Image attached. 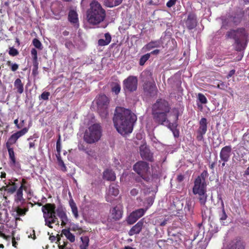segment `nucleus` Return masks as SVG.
<instances>
[{"mask_svg":"<svg viewBox=\"0 0 249 249\" xmlns=\"http://www.w3.org/2000/svg\"><path fill=\"white\" fill-rule=\"evenodd\" d=\"M137 116L130 110L122 107L115 109L113 122L117 131L122 135L131 133Z\"/></svg>","mask_w":249,"mask_h":249,"instance_id":"f257e3e1","label":"nucleus"},{"mask_svg":"<svg viewBox=\"0 0 249 249\" xmlns=\"http://www.w3.org/2000/svg\"><path fill=\"white\" fill-rule=\"evenodd\" d=\"M41 210L43 213L45 225L50 228H53V224L56 223V225H59V221L56 213L61 221V226H66L69 221L65 210L62 207H58L56 209L55 204L47 203L42 207Z\"/></svg>","mask_w":249,"mask_h":249,"instance_id":"f03ea898","label":"nucleus"},{"mask_svg":"<svg viewBox=\"0 0 249 249\" xmlns=\"http://www.w3.org/2000/svg\"><path fill=\"white\" fill-rule=\"evenodd\" d=\"M171 109L167 101L158 99L152 107V115L154 122L159 125H167L170 124L167 114Z\"/></svg>","mask_w":249,"mask_h":249,"instance_id":"7ed1b4c3","label":"nucleus"},{"mask_svg":"<svg viewBox=\"0 0 249 249\" xmlns=\"http://www.w3.org/2000/svg\"><path fill=\"white\" fill-rule=\"evenodd\" d=\"M225 37L234 40L235 50L237 52L244 51L249 41V33L244 27L230 29L226 32Z\"/></svg>","mask_w":249,"mask_h":249,"instance_id":"20e7f679","label":"nucleus"},{"mask_svg":"<svg viewBox=\"0 0 249 249\" xmlns=\"http://www.w3.org/2000/svg\"><path fill=\"white\" fill-rule=\"evenodd\" d=\"M106 16L105 10L97 1H92L87 11V19L91 24L97 25L103 21Z\"/></svg>","mask_w":249,"mask_h":249,"instance_id":"39448f33","label":"nucleus"},{"mask_svg":"<svg viewBox=\"0 0 249 249\" xmlns=\"http://www.w3.org/2000/svg\"><path fill=\"white\" fill-rule=\"evenodd\" d=\"M102 136V127L99 124H94L85 131L84 140L88 143L98 142Z\"/></svg>","mask_w":249,"mask_h":249,"instance_id":"423d86ee","label":"nucleus"},{"mask_svg":"<svg viewBox=\"0 0 249 249\" xmlns=\"http://www.w3.org/2000/svg\"><path fill=\"white\" fill-rule=\"evenodd\" d=\"M29 128L24 127L10 136L6 143V146L8 151L9 156H15L13 145L16 143L19 138L26 134Z\"/></svg>","mask_w":249,"mask_h":249,"instance_id":"0eeeda50","label":"nucleus"},{"mask_svg":"<svg viewBox=\"0 0 249 249\" xmlns=\"http://www.w3.org/2000/svg\"><path fill=\"white\" fill-rule=\"evenodd\" d=\"M134 170L137 172L144 180L148 181L150 180L151 173L148 164L144 161H138L133 166Z\"/></svg>","mask_w":249,"mask_h":249,"instance_id":"6e6552de","label":"nucleus"},{"mask_svg":"<svg viewBox=\"0 0 249 249\" xmlns=\"http://www.w3.org/2000/svg\"><path fill=\"white\" fill-rule=\"evenodd\" d=\"M138 79L134 76H129L123 81L124 90L130 92L135 91L137 89Z\"/></svg>","mask_w":249,"mask_h":249,"instance_id":"1a4fd4ad","label":"nucleus"},{"mask_svg":"<svg viewBox=\"0 0 249 249\" xmlns=\"http://www.w3.org/2000/svg\"><path fill=\"white\" fill-rule=\"evenodd\" d=\"M109 103L108 98L105 94L99 95L96 98V104L98 109H103L106 114H107V109Z\"/></svg>","mask_w":249,"mask_h":249,"instance_id":"9d476101","label":"nucleus"},{"mask_svg":"<svg viewBox=\"0 0 249 249\" xmlns=\"http://www.w3.org/2000/svg\"><path fill=\"white\" fill-rule=\"evenodd\" d=\"M199 128L197 130L196 139L201 141L203 139V135L207 130V120L205 118H202L199 122Z\"/></svg>","mask_w":249,"mask_h":249,"instance_id":"9b49d317","label":"nucleus"},{"mask_svg":"<svg viewBox=\"0 0 249 249\" xmlns=\"http://www.w3.org/2000/svg\"><path fill=\"white\" fill-rule=\"evenodd\" d=\"M144 91L151 97L157 94L158 89L154 82L147 81L143 85Z\"/></svg>","mask_w":249,"mask_h":249,"instance_id":"f8f14e48","label":"nucleus"},{"mask_svg":"<svg viewBox=\"0 0 249 249\" xmlns=\"http://www.w3.org/2000/svg\"><path fill=\"white\" fill-rule=\"evenodd\" d=\"M146 211V209H139L130 213L127 218V221L129 224L134 223L137 220L142 216Z\"/></svg>","mask_w":249,"mask_h":249,"instance_id":"ddd939ff","label":"nucleus"},{"mask_svg":"<svg viewBox=\"0 0 249 249\" xmlns=\"http://www.w3.org/2000/svg\"><path fill=\"white\" fill-rule=\"evenodd\" d=\"M206 181H202L199 178H196L193 188L194 194L197 195L200 193L206 192Z\"/></svg>","mask_w":249,"mask_h":249,"instance_id":"4468645a","label":"nucleus"},{"mask_svg":"<svg viewBox=\"0 0 249 249\" xmlns=\"http://www.w3.org/2000/svg\"><path fill=\"white\" fill-rule=\"evenodd\" d=\"M119 193L118 185L112 183L111 184L107 190L106 196V200L108 202H112L114 197L116 196Z\"/></svg>","mask_w":249,"mask_h":249,"instance_id":"2eb2a0df","label":"nucleus"},{"mask_svg":"<svg viewBox=\"0 0 249 249\" xmlns=\"http://www.w3.org/2000/svg\"><path fill=\"white\" fill-rule=\"evenodd\" d=\"M225 249H245V244L240 239L235 238L229 242Z\"/></svg>","mask_w":249,"mask_h":249,"instance_id":"dca6fc26","label":"nucleus"},{"mask_svg":"<svg viewBox=\"0 0 249 249\" xmlns=\"http://www.w3.org/2000/svg\"><path fill=\"white\" fill-rule=\"evenodd\" d=\"M185 25L189 30L193 29L196 26L197 20L195 14L193 13H189L185 21Z\"/></svg>","mask_w":249,"mask_h":249,"instance_id":"f3484780","label":"nucleus"},{"mask_svg":"<svg viewBox=\"0 0 249 249\" xmlns=\"http://www.w3.org/2000/svg\"><path fill=\"white\" fill-rule=\"evenodd\" d=\"M6 185H1L0 186V190H4L10 194H13L16 189L18 188V185L12 180H9L8 184L5 183ZM0 186H1L0 185Z\"/></svg>","mask_w":249,"mask_h":249,"instance_id":"a211bd4d","label":"nucleus"},{"mask_svg":"<svg viewBox=\"0 0 249 249\" xmlns=\"http://www.w3.org/2000/svg\"><path fill=\"white\" fill-rule=\"evenodd\" d=\"M123 214L122 208L120 206H116L110 210V215L115 220H119L122 218Z\"/></svg>","mask_w":249,"mask_h":249,"instance_id":"6ab92c4d","label":"nucleus"},{"mask_svg":"<svg viewBox=\"0 0 249 249\" xmlns=\"http://www.w3.org/2000/svg\"><path fill=\"white\" fill-rule=\"evenodd\" d=\"M23 186L21 185L18 190L16 195L15 196V201L17 205H22L25 203V199L23 197Z\"/></svg>","mask_w":249,"mask_h":249,"instance_id":"aec40b11","label":"nucleus"},{"mask_svg":"<svg viewBox=\"0 0 249 249\" xmlns=\"http://www.w3.org/2000/svg\"><path fill=\"white\" fill-rule=\"evenodd\" d=\"M244 15V11H243L242 10H239V11H237L234 14V16L232 17V22L236 25L239 24L241 22V21L243 19V17Z\"/></svg>","mask_w":249,"mask_h":249,"instance_id":"412c9836","label":"nucleus"},{"mask_svg":"<svg viewBox=\"0 0 249 249\" xmlns=\"http://www.w3.org/2000/svg\"><path fill=\"white\" fill-rule=\"evenodd\" d=\"M15 89L16 92L20 94L24 91V84L20 78H17L14 83Z\"/></svg>","mask_w":249,"mask_h":249,"instance_id":"4be33fe9","label":"nucleus"},{"mask_svg":"<svg viewBox=\"0 0 249 249\" xmlns=\"http://www.w3.org/2000/svg\"><path fill=\"white\" fill-rule=\"evenodd\" d=\"M161 42L159 40L151 41L147 44H146L144 47L143 49H145V51H150L153 48H158L160 46Z\"/></svg>","mask_w":249,"mask_h":249,"instance_id":"5701e85b","label":"nucleus"},{"mask_svg":"<svg viewBox=\"0 0 249 249\" xmlns=\"http://www.w3.org/2000/svg\"><path fill=\"white\" fill-rule=\"evenodd\" d=\"M143 222L142 221L138 222L135 225H134L129 231V235L130 236L133 235L135 234L139 233L142 227Z\"/></svg>","mask_w":249,"mask_h":249,"instance_id":"b1692460","label":"nucleus"},{"mask_svg":"<svg viewBox=\"0 0 249 249\" xmlns=\"http://www.w3.org/2000/svg\"><path fill=\"white\" fill-rule=\"evenodd\" d=\"M139 149L140 156H152V155L149 146L145 143L141 145Z\"/></svg>","mask_w":249,"mask_h":249,"instance_id":"393cba45","label":"nucleus"},{"mask_svg":"<svg viewBox=\"0 0 249 249\" xmlns=\"http://www.w3.org/2000/svg\"><path fill=\"white\" fill-rule=\"evenodd\" d=\"M68 20L72 24H76L78 22V14L74 10H71L68 14Z\"/></svg>","mask_w":249,"mask_h":249,"instance_id":"a878e982","label":"nucleus"},{"mask_svg":"<svg viewBox=\"0 0 249 249\" xmlns=\"http://www.w3.org/2000/svg\"><path fill=\"white\" fill-rule=\"evenodd\" d=\"M105 39H100L98 41V44L99 46H104L107 45L110 43L111 40V37L109 33L105 34Z\"/></svg>","mask_w":249,"mask_h":249,"instance_id":"bb28decb","label":"nucleus"},{"mask_svg":"<svg viewBox=\"0 0 249 249\" xmlns=\"http://www.w3.org/2000/svg\"><path fill=\"white\" fill-rule=\"evenodd\" d=\"M104 178L107 180L114 181L116 179L115 174L111 170H106L103 174Z\"/></svg>","mask_w":249,"mask_h":249,"instance_id":"cd10ccee","label":"nucleus"},{"mask_svg":"<svg viewBox=\"0 0 249 249\" xmlns=\"http://www.w3.org/2000/svg\"><path fill=\"white\" fill-rule=\"evenodd\" d=\"M69 205L74 217L77 218L79 216L78 209L76 203L72 199H71L69 200Z\"/></svg>","mask_w":249,"mask_h":249,"instance_id":"c85d7f7f","label":"nucleus"},{"mask_svg":"<svg viewBox=\"0 0 249 249\" xmlns=\"http://www.w3.org/2000/svg\"><path fill=\"white\" fill-rule=\"evenodd\" d=\"M123 0H104L106 6L108 7H113L120 4Z\"/></svg>","mask_w":249,"mask_h":249,"instance_id":"c756f323","label":"nucleus"},{"mask_svg":"<svg viewBox=\"0 0 249 249\" xmlns=\"http://www.w3.org/2000/svg\"><path fill=\"white\" fill-rule=\"evenodd\" d=\"M197 195H198L197 198L199 200V202L200 205L201 206H204L207 199L206 192L200 193V194H197Z\"/></svg>","mask_w":249,"mask_h":249,"instance_id":"7c9ffc66","label":"nucleus"},{"mask_svg":"<svg viewBox=\"0 0 249 249\" xmlns=\"http://www.w3.org/2000/svg\"><path fill=\"white\" fill-rule=\"evenodd\" d=\"M62 233L70 242H74L75 241V236L70 232L69 229H63Z\"/></svg>","mask_w":249,"mask_h":249,"instance_id":"2f4dec72","label":"nucleus"},{"mask_svg":"<svg viewBox=\"0 0 249 249\" xmlns=\"http://www.w3.org/2000/svg\"><path fill=\"white\" fill-rule=\"evenodd\" d=\"M5 233L8 234V233H11L12 231L10 232V230L6 229L4 226H1L0 227V236L6 239H9L11 235H5Z\"/></svg>","mask_w":249,"mask_h":249,"instance_id":"473e14b6","label":"nucleus"},{"mask_svg":"<svg viewBox=\"0 0 249 249\" xmlns=\"http://www.w3.org/2000/svg\"><path fill=\"white\" fill-rule=\"evenodd\" d=\"M121 88V85L119 83H112L111 85V91L114 93L115 95H118L120 93Z\"/></svg>","mask_w":249,"mask_h":249,"instance_id":"72a5a7b5","label":"nucleus"},{"mask_svg":"<svg viewBox=\"0 0 249 249\" xmlns=\"http://www.w3.org/2000/svg\"><path fill=\"white\" fill-rule=\"evenodd\" d=\"M231 152V147L230 145L226 146L223 147L221 150L220 156H230Z\"/></svg>","mask_w":249,"mask_h":249,"instance_id":"f704fd0d","label":"nucleus"},{"mask_svg":"<svg viewBox=\"0 0 249 249\" xmlns=\"http://www.w3.org/2000/svg\"><path fill=\"white\" fill-rule=\"evenodd\" d=\"M220 200H221V213L219 214V217L220 220H225L226 219L227 217V215L226 213L225 209H224V202L222 199V198L220 197Z\"/></svg>","mask_w":249,"mask_h":249,"instance_id":"c9c22d12","label":"nucleus"},{"mask_svg":"<svg viewBox=\"0 0 249 249\" xmlns=\"http://www.w3.org/2000/svg\"><path fill=\"white\" fill-rule=\"evenodd\" d=\"M82 244L80 245L81 249H87L89 246V238L88 236L81 237Z\"/></svg>","mask_w":249,"mask_h":249,"instance_id":"e433bc0d","label":"nucleus"},{"mask_svg":"<svg viewBox=\"0 0 249 249\" xmlns=\"http://www.w3.org/2000/svg\"><path fill=\"white\" fill-rule=\"evenodd\" d=\"M6 65L10 67V69L12 71H16L19 68L18 64L17 63H13L11 61H7Z\"/></svg>","mask_w":249,"mask_h":249,"instance_id":"4c0bfd02","label":"nucleus"},{"mask_svg":"<svg viewBox=\"0 0 249 249\" xmlns=\"http://www.w3.org/2000/svg\"><path fill=\"white\" fill-rule=\"evenodd\" d=\"M22 205L18 204L16 206V212L18 215H23L25 214L26 212L27 211V209H22L20 207Z\"/></svg>","mask_w":249,"mask_h":249,"instance_id":"58836bf2","label":"nucleus"},{"mask_svg":"<svg viewBox=\"0 0 249 249\" xmlns=\"http://www.w3.org/2000/svg\"><path fill=\"white\" fill-rule=\"evenodd\" d=\"M150 56V53H146L143 55H142L139 61V64L141 66H143L144 63L149 59Z\"/></svg>","mask_w":249,"mask_h":249,"instance_id":"ea45409f","label":"nucleus"},{"mask_svg":"<svg viewBox=\"0 0 249 249\" xmlns=\"http://www.w3.org/2000/svg\"><path fill=\"white\" fill-rule=\"evenodd\" d=\"M32 43L33 45L37 49L42 50L43 49V46L41 42L37 38H34L33 40Z\"/></svg>","mask_w":249,"mask_h":249,"instance_id":"a19ab883","label":"nucleus"},{"mask_svg":"<svg viewBox=\"0 0 249 249\" xmlns=\"http://www.w3.org/2000/svg\"><path fill=\"white\" fill-rule=\"evenodd\" d=\"M58 165L60 166L61 170L64 172L67 171V168L64 163V161L61 159V157H56Z\"/></svg>","mask_w":249,"mask_h":249,"instance_id":"79ce46f5","label":"nucleus"},{"mask_svg":"<svg viewBox=\"0 0 249 249\" xmlns=\"http://www.w3.org/2000/svg\"><path fill=\"white\" fill-rule=\"evenodd\" d=\"M56 148L58 156H60L61 150V136L60 134H59L58 135V139H57L56 142Z\"/></svg>","mask_w":249,"mask_h":249,"instance_id":"37998d69","label":"nucleus"},{"mask_svg":"<svg viewBox=\"0 0 249 249\" xmlns=\"http://www.w3.org/2000/svg\"><path fill=\"white\" fill-rule=\"evenodd\" d=\"M10 164L11 166L19 168V164L16 162L15 157H10Z\"/></svg>","mask_w":249,"mask_h":249,"instance_id":"c03bdc74","label":"nucleus"},{"mask_svg":"<svg viewBox=\"0 0 249 249\" xmlns=\"http://www.w3.org/2000/svg\"><path fill=\"white\" fill-rule=\"evenodd\" d=\"M198 99L201 104H205L207 103V99L202 93L198 94Z\"/></svg>","mask_w":249,"mask_h":249,"instance_id":"a18cd8bd","label":"nucleus"},{"mask_svg":"<svg viewBox=\"0 0 249 249\" xmlns=\"http://www.w3.org/2000/svg\"><path fill=\"white\" fill-rule=\"evenodd\" d=\"M19 53L18 51L13 47H10L9 48V54L12 56H15L18 55Z\"/></svg>","mask_w":249,"mask_h":249,"instance_id":"49530a36","label":"nucleus"},{"mask_svg":"<svg viewBox=\"0 0 249 249\" xmlns=\"http://www.w3.org/2000/svg\"><path fill=\"white\" fill-rule=\"evenodd\" d=\"M50 95V93L49 92L44 91L39 96V98L43 100H48Z\"/></svg>","mask_w":249,"mask_h":249,"instance_id":"de8ad7c7","label":"nucleus"},{"mask_svg":"<svg viewBox=\"0 0 249 249\" xmlns=\"http://www.w3.org/2000/svg\"><path fill=\"white\" fill-rule=\"evenodd\" d=\"M207 176V173L206 171H203L200 176H198L196 178H199L202 181H205V178Z\"/></svg>","mask_w":249,"mask_h":249,"instance_id":"09e8293b","label":"nucleus"},{"mask_svg":"<svg viewBox=\"0 0 249 249\" xmlns=\"http://www.w3.org/2000/svg\"><path fill=\"white\" fill-rule=\"evenodd\" d=\"M31 53L33 57V59H37V52L36 49L33 48L31 50Z\"/></svg>","mask_w":249,"mask_h":249,"instance_id":"8fccbe9b","label":"nucleus"},{"mask_svg":"<svg viewBox=\"0 0 249 249\" xmlns=\"http://www.w3.org/2000/svg\"><path fill=\"white\" fill-rule=\"evenodd\" d=\"M216 88L221 89L225 90L227 88V86L224 82L220 81V83L217 85Z\"/></svg>","mask_w":249,"mask_h":249,"instance_id":"3c124183","label":"nucleus"},{"mask_svg":"<svg viewBox=\"0 0 249 249\" xmlns=\"http://www.w3.org/2000/svg\"><path fill=\"white\" fill-rule=\"evenodd\" d=\"M185 209H187L189 211H191L192 209V201L189 200L186 201V205Z\"/></svg>","mask_w":249,"mask_h":249,"instance_id":"603ef678","label":"nucleus"},{"mask_svg":"<svg viewBox=\"0 0 249 249\" xmlns=\"http://www.w3.org/2000/svg\"><path fill=\"white\" fill-rule=\"evenodd\" d=\"M176 1H177V0H169L166 3L167 7L170 8V7L173 6L174 5H175Z\"/></svg>","mask_w":249,"mask_h":249,"instance_id":"864d4df0","label":"nucleus"},{"mask_svg":"<svg viewBox=\"0 0 249 249\" xmlns=\"http://www.w3.org/2000/svg\"><path fill=\"white\" fill-rule=\"evenodd\" d=\"M65 47L68 49H71L74 46L71 41H67L65 44Z\"/></svg>","mask_w":249,"mask_h":249,"instance_id":"5fc2aeb1","label":"nucleus"},{"mask_svg":"<svg viewBox=\"0 0 249 249\" xmlns=\"http://www.w3.org/2000/svg\"><path fill=\"white\" fill-rule=\"evenodd\" d=\"M139 193V189L137 188H133L130 191V194L132 196H135Z\"/></svg>","mask_w":249,"mask_h":249,"instance_id":"6e6d98bb","label":"nucleus"},{"mask_svg":"<svg viewBox=\"0 0 249 249\" xmlns=\"http://www.w3.org/2000/svg\"><path fill=\"white\" fill-rule=\"evenodd\" d=\"M14 124H15L16 127L18 128V129H20L22 128V125L21 124H20L19 123H18V119H16L14 120Z\"/></svg>","mask_w":249,"mask_h":249,"instance_id":"4d7b16f0","label":"nucleus"},{"mask_svg":"<svg viewBox=\"0 0 249 249\" xmlns=\"http://www.w3.org/2000/svg\"><path fill=\"white\" fill-rule=\"evenodd\" d=\"M14 233H15V231L13 230V229H12V236H13L12 244L14 247H16V245L17 244V243L15 241V238L14 237Z\"/></svg>","mask_w":249,"mask_h":249,"instance_id":"13d9d810","label":"nucleus"},{"mask_svg":"<svg viewBox=\"0 0 249 249\" xmlns=\"http://www.w3.org/2000/svg\"><path fill=\"white\" fill-rule=\"evenodd\" d=\"M63 7L62 5H60L59 6V7H58V10H54V12L55 13H57V14L58 15H60L61 13L63 12Z\"/></svg>","mask_w":249,"mask_h":249,"instance_id":"bf43d9fd","label":"nucleus"},{"mask_svg":"<svg viewBox=\"0 0 249 249\" xmlns=\"http://www.w3.org/2000/svg\"><path fill=\"white\" fill-rule=\"evenodd\" d=\"M38 62L37 59H33V68H38Z\"/></svg>","mask_w":249,"mask_h":249,"instance_id":"052dcab7","label":"nucleus"},{"mask_svg":"<svg viewBox=\"0 0 249 249\" xmlns=\"http://www.w3.org/2000/svg\"><path fill=\"white\" fill-rule=\"evenodd\" d=\"M235 73V70H232L230 71L228 74L227 76V78L228 79L230 78L231 76H232Z\"/></svg>","mask_w":249,"mask_h":249,"instance_id":"680f3d73","label":"nucleus"},{"mask_svg":"<svg viewBox=\"0 0 249 249\" xmlns=\"http://www.w3.org/2000/svg\"><path fill=\"white\" fill-rule=\"evenodd\" d=\"M38 68H33L32 70V74L34 76H36L38 74Z\"/></svg>","mask_w":249,"mask_h":249,"instance_id":"e2e57ef3","label":"nucleus"},{"mask_svg":"<svg viewBox=\"0 0 249 249\" xmlns=\"http://www.w3.org/2000/svg\"><path fill=\"white\" fill-rule=\"evenodd\" d=\"M184 177L183 175H179L178 176L177 180L178 182H181L184 180Z\"/></svg>","mask_w":249,"mask_h":249,"instance_id":"0e129e2a","label":"nucleus"},{"mask_svg":"<svg viewBox=\"0 0 249 249\" xmlns=\"http://www.w3.org/2000/svg\"><path fill=\"white\" fill-rule=\"evenodd\" d=\"M160 52V50L158 49L154 50V51L151 52L149 53L150 54H153V55H157Z\"/></svg>","mask_w":249,"mask_h":249,"instance_id":"69168bd1","label":"nucleus"},{"mask_svg":"<svg viewBox=\"0 0 249 249\" xmlns=\"http://www.w3.org/2000/svg\"><path fill=\"white\" fill-rule=\"evenodd\" d=\"M35 141H33V142H29V147L30 148H35Z\"/></svg>","mask_w":249,"mask_h":249,"instance_id":"338daca9","label":"nucleus"},{"mask_svg":"<svg viewBox=\"0 0 249 249\" xmlns=\"http://www.w3.org/2000/svg\"><path fill=\"white\" fill-rule=\"evenodd\" d=\"M56 237L55 236H50L49 237V239L52 242H54L55 241Z\"/></svg>","mask_w":249,"mask_h":249,"instance_id":"774afa93","label":"nucleus"}]
</instances>
